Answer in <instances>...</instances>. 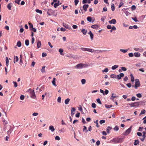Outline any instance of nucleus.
Masks as SVG:
<instances>
[{
  "label": "nucleus",
  "instance_id": "obj_1",
  "mask_svg": "<svg viewBox=\"0 0 146 146\" xmlns=\"http://www.w3.org/2000/svg\"><path fill=\"white\" fill-rule=\"evenodd\" d=\"M88 66L86 64L79 63L77 64L75 66V67L78 69H81L82 68L84 67H86Z\"/></svg>",
  "mask_w": 146,
  "mask_h": 146
},
{
  "label": "nucleus",
  "instance_id": "obj_2",
  "mask_svg": "<svg viewBox=\"0 0 146 146\" xmlns=\"http://www.w3.org/2000/svg\"><path fill=\"white\" fill-rule=\"evenodd\" d=\"M28 91L30 94L31 97L33 99H35L36 96L34 91L33 90L29 89Z\"/></svg>",
  "mask_w": 146,
  "mask_h": 146
},
{
  "label": "nucleus",
  "instance_id": "obj_3",
  "mask_svg": "<svg viewBox=\"0 0 146 146\" xmlns=\"http://www.w3.org/2000/svg\"><path fill=\"white\" fill-rule=\"evenodd\" d=\"M132 126H131L129 128L127 129L123 133L124 135H128L131 132L132 129Z\"/></svg>",
  "mask_w": 146,
  "mask_h": 146
},
{
  "label": "nucleus",
  "instance_id": "obj_4",
  "mask_svg": "<svg viewBox=\"0 0 146 146\" xmlns=\"http://www.w3.org/2000/svg\"><path fill=\"white\" fill-rule=\"evenodd\" d=\"M120 140V138H113V139L111 140V143L114 144L117 143L119 142Z\"/></svg>",
  "mask_w": 146,
  "mask_h": 146
},
{
  "label": "nucleus",
  "instance_id": "obj_5",
  "mask_svg": "<svg viewBox=\"0 0 146 146\" xmlns=\"http://www.w3.org/2000/svg\"><path fill=\"white\" fill-rule=\"evenodd\" d=\"M140 86V84L139 79H136L135 80V82L134 87L135 89H137V87Z\"/></svg>",
  "mask_w": 146,
  "mask_h": 146
},
{
  "label": "nucleus",
  "instance_id": "obj_6",
  "mask_svg": "<svg viewBox=\"0 0 146 146\" xmlns=\"http://www.w3.org/2000/svg\"><path fill=\"white\" fill-rule=\"evenodd\" d=\"M89 5L88 4H84L83 5L82 9L84 10V11H86L87 10V8L88 7Z\"/></svg>",
  "mask_w": 146,
  "mask_h": 146
},
{
  "label": "nucleus",
  "instance_id": "obj_7",
  "mask_svg": "<svg viewBox=\"0 0 146 146\" xmlns=\"http://www.w3.org/2000/svg\"><path fill=\"white\" fill-rule=\"evenodd\" d=\"M52 10L51 9H47V13L49 15H52Z\"/></svg>",
  "mask_w": 146,
  "mask_h": 146
},
{
  "label": "nucleus",
  "instance_id": "obj_8",
  "mask_svg": "<svg viewBox=\"0 0 146 146\" xmlns=\"http://www.w3.org/2000/svg\"><path fill=\"white\" fill-rule=\"evenodd\" d=\"M109 23L110 24L112 23L115 24L116 23V21L115 19H113L110 21H109Z\"/></svg>",
  "mask_w": 146,
  "mask_h": 146
},
{
  "label": "nucleus",
  "instance_id": "obj_9",
  "mask_svg": "<svg viewBox=\"0 0 146 146\" xmlns=\"http://www.w3.org/2000/svg\"><path fill=\"white\" fill-rule=\"evenodd\" d=\"M63 25L64 27L67 29H68L69 30L71 29V27L70 26L66 24L63 23Z\"/></svg>",
  "mask_w": 146,
  "mask_h": 146
},
{
  "label": "nucleus",
  "instance_id": "obj_10",
  "mask_svg": "<svg viewBox=\"0 0 146 146\" xmlns=\"http://www.w3.org/2000/svg\"><path fill=\"white\" fill-rule=\"evenodd\" d=\"M118 97V96H116L115 94H112L111 96L110 97V99L113 100L114 99Z\"/></svg>",
  "mask_w": 146,
  "mask_h": 146
},
{
  "label": "nucleus",
  "instance_id": "obj_11",
  "mask_svg": "<svg viewBox=\"0 0 146 146\" xmlns=\"http://www.w3.org/2000/svg\"><path fill=\"white\" fill-rule=\"evenodd\" d=\"M60 1H58V3H55L54 5V7L55 8H56L57 6H58L60 5L61 4V3H59Z\"/></svg>",
  "mask_w": 146,
  "mask_h": 146
},
{
  "label": "nucleus",
  "instance_id": "obj_12",
  "mask_svg": "<svg viewBox=\"0 0 146 146\" xmlns=\"http://www.w3.org/2000/svg\"><path fill=\"white\" fill-rule=\"evenodd\" d=\"M41 45V41L38 40L37 43V47L38 48H40Z\"/></svg>",
  "mask_w": 146,
  "mask_h": 146
},
{
  "label": "nucleus",
  "instance_id": "obj_13",
  "mask_svg": "<svg viewBox=\"0 0 146 146\" xmlns=\"http://www.w3.org/2000/svg\"><path fill=\"white\" fill-rule=\"evenodd\" d=\"M14 63H15V62H17L19 60V58L17 56H14Z\"/></svg>",
  "mask_w": 146,
  "mask_h": 146
},
{
  "label": "nucleus",
  "instance_id": "obj_14",
  "mask_svg": "<svg viewBox=\"0 0 146 146\" xmlns=\"http://www.w3.org/2000/svg\"><path fill=\"white\" fill-rule=\"evenodd\" d=\"M96 50H93L92 49L87 48V51L91 52H95Z\"/></svg>",
  "mask_w": 146,
  "mask_h": 146
},
{
  "label": "nucleus",
  "instance_id": "obj_15",
  "mask_svg": "<svg viewBox=\"0 0 146 146\" xmlns=\"http://www.w3.org/2000/svg\"><path fill=\"white\" fill-rule=\"evenodd\" d=\"M49 129L52 132H53L55 130L54 128V126L52 125L50 126L49 128Z\"/></svg>",
  "mask_w": 146,
  "mask_h": 146
},
{
  "label": "nucleus",
  "instance_id": "obj_16",
  "mask_svg": "<svg viewBox=\"0 0 146 146\" xmlns=\"http://www.w3.org/2000/svg\"><path fill=\"white\" fill-rule=\"evenodd\" d=\"M12 6V3H10L7 5V7L9 10H11Z\"/></svg>",
  "mask_w": 146,
  "mask_h": 146
},
{
  "label": "nucleus",
  "instance_id": "obj_17",
  "mask_svg": "<svg viewBox=\"0 0 146 146\" xmlns=\"http://www.w3.org/2000/svg\"><path fill=\"white\" fill-rule=\"evenodd\" d=\"M56 78H54L53 79V80L52 81V83L53 85L55 86H56Z\"/></svg>",
  "mask_w": 146,
  "mask_h": 146
},
{
  "label": "nucleus",
  "instance_id": "obj_18",
  "mask_svg": "<svg viewBox=\"0 0 146 146\" xmlns=\"http://www.w3.org/2000/svg\"><path fill=\"white\" fill-rule=\"evenodd\" d=\"M81 32L84 35H86V34L87 33V30L84 29H83L81 30Z\"/></svg>",
  "mask_w": 146,
  "mask_h": 146
},
{
  "label": "nucleus",
  "instance_id": "obj_19",
  "mask_svg": "<svg viewBox=\"0 0 146 146\" xmlns=\"http://www.w3.org/2000/svg\"><path fill=\"white\" fill-rule=\"evenodd\" d=\"M134 56L136 57H139L140 56V54L138 52H135L134 53Z\"/></svg>",
  "mask_w": 146,
  "mask_h": 146
},
{
  "label": "nucleus",
  "instance_id": "obj_20",
  "mask_svg": "<svg viewBox=\"0 0 146 146\" xmlns=\"http://www.w3.org/2000/svg\"><path fill=\"white\" fill-rule=\"evenodd\" d=\"M112 129V127L110 126H108L106 128V131L108 133H110V131Z\"/></svg>",
  "mask_w": 146,
  "mask_h": 146
},
{
  "label": "nucleus",
  "instance_id": "obj_21",
  "mask_svg": "<svg viewBox=\"0 0 146 146\" xmlns=\"http://www.w3.org/2000/svg\"><path fill=\"white\" fill-rule=\"evenodd\" d=\"M70 101V99L69 98H67L65 100V103L67 105L68 104L69 102Z\"/></svg>",
  "mask_w": 146,
  "mask_h": 146
},
{
  "label": "nucleus",
  "instance_id": "obj_22",
  "mask_svg": "<svg viewBox=\"0 0 146 146\" xmlns=\"http://www.w3.org/2000/svg\"><path fill=\"white\" fill-rule=\"evenodd\" d=\"M91 27L93 29H97L98 27V26L96 24H95L92 25L91 26Z\"/></svg>",
  "mask_w": 146,
  "mask_h": 146
},
{
  "label": "nucleus",
  "instance_id": "obj_23",
  "mask_svg": "<svg viewBox=\"0 0 146 146\" xmlns=\"http://www.w3.org/2000/svg\"><path fill=\"white\" fill-rule=\"evenodd\" d=\"M139 144V141L138 140H135L134 143V145H136Z\"/></svg>",
  "mask_w": 146,
  "mask_h": 146
},
{
  "label": "nucleus",
  "instance_id": "obj_24",
  "mask_svg": "<svg viewBox=\"0 0 146 146\" xmlns=\"http://www.w3.org/2000/svg\"><path fill=\"white\" fill-rule=\"evenodd\" d=\"M139 102H136L134 103V107H138L139 105Z\"/></svg>",
  "mask_w": 146,
  "mask_h": 146
},
{
  "label": "nucleus",
  "instance_id": "obj_25",
  "mask_svg": "<svg viewBox=\"0 0 146 146\" xmlns=\"http://www.w3.org/2000/svg\"><path fill=\"white\" fill-rule=\"evenodd\" d=\"M9 59L8 57H7L6 58V65L7 66H8L9 65Z\"/></svg>",
  "mask_w": 146,
  "mask_h": 146
},
{
  "label": "nucleus",
  "instance_id": "obj_26",
  "mask_svg": "<svg viewBox=\"0 0 146 146\" xmlns=\"http://www.w3.org/2000/svg\"><path fill=\"white\" fill-rule=\"evenodd\" d=\"M118 66L117 65H114L112 67H111V69H112V70H115V69H116V68H118Z\"/></svg>",
  "mask_w": 146,
  "mask_h": 146
},
{
  "label": "nucleus",
  "instance_id": "obj_27",
  "mask_svg": "<svg viewBox=\"0 0 146 146\" xmlns=\"http://www.w3.org/2000/svg\"><path fill=\"white\" fill-rule=\"evenodd\" d=\"M111 10L112 11H114L115 10L114 5L113 3H112L111 5Z\"/></svg>",
  "mask_w": 146,
  "mask_h": 146
},
{
  "label": "nucleus",
  "instance_id": "obj_28",
  "mask_svg": "<svg viewBox=\"0 0 146 146\" xmlns=\"http://www.w3.org/2000/svg\"><path fill=\"white\" fill-rule=\"evenodd\" d=\"M87 21L90 22H92V18L91 17H88L87 18Z\"/></svg>",
  "mask_w": 146,
  "mask_h": 146
},
{
  "label": "nucleus",
  "instance_id": "obj_29",
  "mask_svg": "<svg viewBox=\"0 0 146 146\" xmlns=\"http://www.w3.org/2000/svg\"><path fill=\"white\" fill-rule=\"evenodd\" d=\"M130 76L131 78V81L133 82L134 81V78L132 74H131Z\"/></svg>",
  "mask_w": 146,
  "mask_h": 146
},
{
  "label": "nucleus",
  "instance_id": "obj_30",
  "mask_svg": "<svg viewBox=\"0 0 146 146\" xmlns=\"http://www.w3.org/2000/svg\"><path fill=\"white\" fill-rule=\"evenodd\" d=\"M17 45L19 47H20L21 46V43L20 41H19L17 42Z\"/></svg>",
  "mask_w": 146,
  "mask_h": 146
},
{
  "label": "nucleus",
  "instance_id": "obj_31",
  "mask_svg": "<svg viewBox=\"0 0 146 146\" xmlns=\"http://www.w3.org/2000/svg\"><path fill=\"white\" fill-rule=\"evenodd\" d=\"M35 11L37 13H39L40 14H42V12L41 10H40L38 9H36L35 10Z\"/></svg>",
  "mask_w": 146,
  "mask_h": 146
},
{
  "label": "nucleus",
  "instance_id": "obj_32",
  "mask_svg": "<svg viewBox=\"0 0 146 146\" xmlns=\"http://www.w3.org/2000/svg\"><path fill=\"white\" fill-rule=\"evenodd\" d=\"M110 77L113 78H117V76L114 74H112L111 75Z\"/></svg>",
  "mask_w": 146,
  "mask_h": 146
},
{
  "label": "nucleus",
  "instance_id": "obj_33",
  "mask_svg": "<svg viewBox=\"0 0 146 146\" xmlns=\"http://www.w3.org/2000/svg\"><path fill=\"white\" fill-rule=\"evenodd\" d=\"M84 9H82V7L80 8V9L79 11L80 13H82L83 14L86 11H84V10H83Z\"/></svg>",
  "mask_w": 146,
  "mask_h": 146
},
{
  "label": "nucleus",
  "instance_id": "obj_34",
  "mask_svg": "<svg viewBox=\"0 0 146 146\" xmlns=\"http://www.w3.org/2000/svg\"><path fill=\"white\" fill-rule=\"evenodd\" d=\"M63 49L62 48H60L59 50V52H60V54H61L62 55H64V54H63L62 53V52H63Z\"/></svg>",
  "mask_w": 146,
  "mask_h": 146
},
{
  "label": "nucleus",
  "instance_id": "obj_35",
  "mask_svg": "<svg viewBox=\"0 0 146 146\" xmlns=\"http://www.w3.org/2000/svg\"><path fill=\"white\" fill-rule=\"evenodd\" d=\"M127 50H128V49H121L120 50V51H121L122 52H123V53H125L127 51Z\"/></svg>",
  "mask_w": 146,
  "mask_h": 146
},
{
  "label": "nucleus",
  "instance_id": "obj_36",
  "mask_svg": "<svg viewBox=\"0 0 146 146\" xmlns=\"http://www.w3.org/2000/svg\"><path fill=\"white\" fill-rule=\"evenodd\" d=\"M25 44L26 45L28 46L29 44V40H26L25 41Z\"/></svg>",
  "mask_w": 146,
  "mask_h": 146
},
{
  "label": "nucleus",
  "instance_id": "obj_37",
  "mask_svg": "<svg viewBox=\"0 0 146 146\" xmlns=\"http://www.w3.org/2000/svg\"><path fill=\"white\" fill-rule=\"evenodd\" d=\"M119 127L117 126H115L113 128L114 130L116 131H118L119 130Z\"/></svg>",
  "mask_w": 146,
  "mask_h": 146
},
{
  "label": "nucleus",
  "instance_id": "obj_38",
  "mask_svg": "<svg viewBox=\"0 0 146 146\" xmlns=\"http://www.w3.org/2000/svg\"><path fill=\"white\" fill-rule=\"evenodd\" d=\"M81 82L82 84H85L86 81L85 79H83L81 80Z\"/></svg>",
  "mask_w": 146,
  "mask_h": 146
},
{
  "label": "nucleus",
  "instance_id": "obj_39",
  "mask_svg": "<svg viewBox=\"0 0 146 146\" xmlns=\"http://www.w3.org/2000/svg\"><path fill=\"white\" fill-rule=\"evenodd\" d=\"M29 29H30V30L31 29H32L33 28V25L32 23H29Z\"/></svg>",
  "mask_w": 146,
  "mask_h": 146
},
{
  "label": "nucleus",
  "instance_id": "obj_40",
  "mask_svg": "<svg viewBox=\"0 0 146 146\" xmlns=\"http://www.w3.org/2000/svg\"><path fill=\"white\" fill-rule=\"evenodd\" d=\"M45 66H43L42 67V68L41 69V71L42 72H45Z\"/></svg>",
  "mask_w": 146,
  "mask_h": 146
},
{
  "label": "nucleus",
  "instance_id": "obj_41",
  "mask_svg": "<svg viewBox=\"0 0 146 146\" xmlns=\"http://www.w3.org/2000/svg\"><path fill=\"white\" fill-rule=\"evenodd\" d=\"M98 120H97L96 121H94V122L96 123V126L97 127H99L100 126L98 125Z\"/></svg>",
  "mask_w": 146,
  "mask_h": 146
},
{
  "label": "nucleus",
  "instance_id": "obj_42",
  "mask_svg": "<svg viewBox=\"0 0 146 146\" xmlns=\"http://www.w3.org/2000/svg\"><path fill=\"white\" fill-rule=\"evenodd\" d=\"M136 9V7L135 5H132L131 7V9L132 11L135 10Z\"/></svg>",
  "mask_w": 146,
  "mask_h": 146
},
{
  "label": "nucleus",
  "instance_id": "obj_43",
  "mask_svg": "<svg viewBox=\"0 0 146 146\" xmlns=\"http://www.w3.org/2000/svg\"><path fill=\"white\" fill-rule=\"evenodd\" d=\"M145 110L143 109L141 111L140 115L145 114Z\"/></svg>",
  "mask_w": 146,
  "mask_h": 146
},
{
  "label": "nucleus",
  "instance_id": "obj_44",
  "mask_svg": "<svg viewBox=\"0 0 146 146\" xmlns=\"http://www.w3.org/2000/svg\"><path fill=\"white\" fill-rule=\"evenodd\" d=\"M105 106L107 108H110L112 107V106L111 105L106 104L105 105Z\"/></svg>",
  "mask_w": 146,
  "mask_h": 146
},
{
  "label": "nucleus",
  "instance_id": "obj_45",
  "mask_svg": "<svg viewBox=\"0 0 146 146\" xmlns=\"http://www.w3.org/2000/svg\"><path fill=\"white\" fill-rule=\"evenodd\" d=\"M108 68H106L104 70H102L103 72H107L108 71Z\"/></svg>",
  "mask_w": 146,
  "mask_h": 146
},
{
  "label": "nucleus",
  "instance_id": "obj_46",
  "mask_svg": "<svg viewBox=\"0 0 146 146\" xmlns=\"http://www.w3.org/2000/svg\"><path fill=\"white\" fill-rule=\"evenodd\" d=\"M92 107L93 108H95L96 107V104L94 103H93L92 104Z\"/></svg>",
  "mask_w": 146,
  "mask_h": 146
},
{
  "label": "nucleus",
  "instance_id": "obj_47",
  "mask_svg": "<svg viewBox=\"0 0 146 146\" xmlns=\"http://www.w3.org/2000/svg\"><path fill=\"white\" fill-rule=\"evenodd\" d=\"M13 83L14 84V86L16 88L17 87L18 85H17V82H16L13 81Z\"/></svg>",
  "mask_w": 146,
  "mask_h": 146
},
{
  "label": "nucleus",
  "instance_id": "obj_48",
  "mask_svg": "<svg viewBox=\"0 0 146 146\" xmlns=\"http://www.w3.org/2000/svg\"><path fill=\"white\" fill-rule=\"evenodd\" d=\"M24 98H25V96L23 95H21L20 98L21 100H24Z\"/></svg>",
  "mask_w": 146,
  "mask_h": 146
},
{
  "label": "nucleus",
  "instance_id": "obj_49",
  "mask_svg": "<svg viewBox=\"0 0 146 146\" xmlns=\"http://www.w3.org/2000/svg\"><path fill=\"white\" fill-rule=\"evenodd\" d=\"M96 101H97V102H98V103L99 104H102V103L101 102L99 98H98V99H97L96 100Z\"/></svg>",
  "mask_w": 146,
  "mask_h": 146
},
{
  "label": "nucleus",
  "instance_id": "obj_50",
  "mask_svg": "<svg viewBox=\"0 0 146 146\" xmlns=\"http://www.w3.org/2000/svg\"><path fill=\"white\" fill-rule=\"evenodd\" d=\"M131 18L135 22H137L138 21L137 19V18L136 17H132Z\"/></svg>",
  "mask_w": 146,
  "mask_h": 146
},
{
  "label": "nucleus",
  "instance_id": "obj_51",
  "mask_svg": "<svg viewBox=\"0 0 146 146\" xmlns=\"http://www.w3.org/2000/svg\"><path fill=\"white\" fill-rule=\"evenodd\" d=\"M105 122V121L104 120H101L100 121V123L101 124H102V123H104Z\"/></svg>",
  "mask_w": 146,
  "mask_h": 146
},
{
  "label": "nucleus",
  "instance_id": "obj_52",
  "mask_svg": "<svg viewBox=\"0 0 146 146\" xmlns=\"http://www.w3.org/2000/svg\"><path fill=\"white\" fill-rule=\"evenodd\" d=\"M84 128H83V131H84L85 130L86 131V132H87L88 131L87 129V127H86V126H85L84 125Z\"/></svg>",
  "mask_w": 146,
  "mask_h": 146
},
{
  "label": "nucleus",
  "instance_id": "obj_53",
  "mask_svg": "<svg viewBox=\"0 0 146 146\" xmlns=\"http://www.w3.org/2000/svg\"><path fill=\"white\" fill-rule=\"evenodd\" d=\"M30 30L34 32H36V29L34 28L31 29Z\"/></svg>",
  "mask_w": 146,
  "mask_h": 146
},
{
  "label": "nucleus",
  "instance_id": "obj_54",
  "mask_svg": "<svg viewBox=\"0 0 146 146\" xmlns=\"http://www.w3.org/2000/svg\"><path fill=\"white\" fill-rule=\"evenodd\" d=\"M106 18V17L105 16H103L101 18V20L102 21H104Z\"/></svg>",
  "mask_w": 146,
  "mask_h": 146
},
{
  "label": "nucleus",
  "instance_id": "obj_55",
  "mask_svg": "<svg viewBox=\"0 0 146 146\" xmlns=\"http://www.w3.org/2000/svg\"><path fill=\"white\" fill-rule=\"evenodd\" d=\"M128 55L130 57H132L134 56L133 54L132 53H129Z\"/></svg>",
  "mask_w": 146,
  "mask_h": 146
},
{
  "label": "nucleus",
  "instance_id": "obj_56",
  "mask_svg": "<svg viewBox=\"0 0 146 146\" xmlns=\"http://www.w3.org/2000/svg\"><path fill=\"white\" fill-rule=\"evenodd\" d=\"M55 139L57 140H59L60 139V137L58 136H56L55 137Z\"/></svg>",
  "mask_w": 146,
  "mask_h": 146
},
{
  "label": "nucleus",
  "instance_id": "obj_57",
  "mask_svg": "<svg viewBox=\"0 0 146 146\" xmlns=\"http://www.w3.org/2000/svg\"><path fill=\"white\" fill-rule=\"evenodd\" d=\"M47 56V54L46 53L43 52L42 54V57L46 56Z\"/></svg>",
  "mask_w": 146,
  "mask_h": 146
},
{
  "label": "nucleus",
  "instance_id": "obj_58",
  "mask_svg": "<svg viewBox=\"0 0 146 146\" xmlns=\"http://www.w3.org/2000/svg\"><path fill=\"white\" fill-rule=\"evenodd\" d=\"M57 101L58 102L60 103L61 102V98L60 97H59L57 99Z\"/></svg>",
  "mask_w": 146,
  "mask_h": 146
},
{
  "label": "nucleus",
  "instance_id": "obj_59",
  "mask_svg": "<svg viewBox=\"0 0 146 146\" xmlns=\"http://www.w3.org/2000/svg\"><path fill=\"white\" fill-rule=\"evenodd\" d=\"M121 68V70L123 71H126L127 70L126 68L125 67H122Z\"/></svg>",
  "mask_w": 146,
  "mask_h": 146
},
{
  "label": "nucleus",
  "instance_id": "obj_60",
  "mask_svg": "<svg viewBox=\"0 0 146 146\" xmlns=\"http://www.w3.org/2000/svg\"><path fill=\"white\" fill-rule=\"evenodd\" d=\"M136 96L138 97L139 98H140L142 97L141 94L140 93L137 94Z\"/></svg>",
  "mask_w": 146,
  "mask_h": 146
},
{
  "label": "nucleus",
  "instance_id": "obj_61",
  "mask_svg": "<svg viewBox=\"0 0 146 146\" xmlns=\"http://www.w3.org/2000/svg\"><path fill=\"white\" fill-rule=\"evenodd\" d=\"M123 4V3L122 2H121L120 4H119V5L118 6V7L119 8H120L121 7L122 5Z\"/></svg>",
  "mask_w": 146,
  "mask_h": 146
},
{
  "label": "nucleus",
  "instance_id": "obj_62",
  "mask_svg": "<svg viewBox=\"0 0 146 146\" xmlns=\"http://www.w3.org/2000/svg\"><path fill=\"white\" fill-rule=\"evenodd\" d=\"M79 2V0H75L74 3L75 5H77Z\"/></svg>",
  "mask_w": 146,
  "mask_h": 146
},
{
  "label": "nucleus",
  "instance_id": "obj_63",
  "mask_svg": "<svg viewBox=\"0 0 146 146\" xmlns=\"http://www.w3.org/2000/svg\"><path fill=\"white\" fill-rule=\"evenodd\" d=\"M60 30L62 31H66V29L63 27H61L60 29Z\"/></svg>",
  "mask_w": 146,
  "mask_h": 146
},
{
  "label": "nucleus",
  "instance_id": "obj_64",
  "mask_svg": "<svg viewBox=\"0 0 146 146\" xmlns=\"http://www.w3.org/2000/svg\"><path fill=\"white\" fill-rule=\"evenodd\" d=\"M145 118H146V116L143 118V119L144 120L143 123L145 124L146 123V119H145Z\"/></svg>",
  "mask_w": 146,
  "mask_h": 146
}]
</instances>
